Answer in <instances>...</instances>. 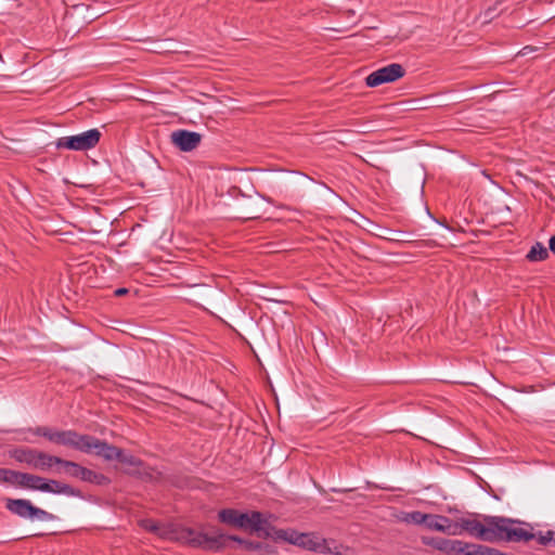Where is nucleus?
<instances>
[{"instance_id":"nucleus-1","label":"nucleus","mask_w":555,"mask_h":555,"mask_svg":"<svg viewBox=\"0 0 555 555\" xmlns=\"http://www.w3.org/2000/svg\"><path fill=\"white\" fill-rule=\"evenodd\" d=\"M29 431L35 436L46 438L54 444L72 448L87 454L94 453L105 461H117L121 455L120 448L94 436L79 434L74 429L60 430L49 426H37L30 428Z\"/></svg>"},{"instance_id":"nucleus-2","label":"nucleus","mask_w":555,"mask_h":555,"mask_svg":"<svg viewBox=\"0 0 555 555\" xmlns=\"http://www.w3.org/2000/svg\"><path fill=\"white\" fill-rule=\"evenodd\" d=\"M485 522H480L477 519L460 518L453 528L457 530L460 528L466 531L472 537H475L481 541L487 542H515V543H527V541L533 535L516 529V525L520 521L517 519L499 517V516H486Z\"/></svg>"},{"instance_id":"nucleus-3","label":"nucleus","mask_w":555,"mask_h":555,"mask_svg":"<svg viewBox=\"0 0 555 555\" xmlns=\"http://www.w3.org/2000/svg\"><path fill=\"white\" fill-rule=\"evenodd\" d=\"M184 538L192 546L203 547L209 551L223 548L230 541L243 544L246 548L253 547L251 542L245 541L236 535H228L223 533L208 534L193 529H186Z\"/></svg>"},{"instance_id":"nucleus-4","label":"nucleus","mask_w":555,"mask_h":555,"mask_svg":"<svg viewBox=\"0 0 555 555\" xmlns=\"http://www.w3.org/2000/svg\"><path fill=\"white\" fill-rule=\"evenodd\" d=\"M101 137L102 133L100 130L93 128L75 135L62 137L57 139L56 147L72 151H88L99 144Z\"/></svg>"},{"instance_id":"nucleus-5","label":"nucleus","mask_w":555,"mask_h":555,"mask_svg":"<svg viewBox=\"0 0 555 555\" xmlns=\"http://www.w3.org/2000/svg\"><path fill=\"white\" fill-rule=\"evenodd\" d=\"M5 508L12 514L25 519L50 521L55 518L53 514L33 505V503L26 499H7Z\"/></svg>"},{"instance_id":"nucleus-6","label":"nucleus","mask_w":555,"mask_h":555,"mask_svg":"<svg viewBox=\"0 0 555 555\" xmlns=\"http://www.w3.org/2000/svg\"><path fill=\"white\" fill-rule=\"evenodd\" d=\"M68 477L96 486H106L111 482L109 478L102 473H98L80 465L77 462L63 460L61 467Z\"/></svg>"},{"instance_id":"nucleus-7","label":"nucleus","mask_w":555,"mask_h":555,"mask_svg":"<svg viewBox=\"0 0 555 555\" xmlns=\"http://www.w3.org/2000/svg\"><path fill=\"white\" fill-rule=\"evenodd\" d=\"M264 198L259 194L244 195L242 194L236 199L237 215L235 218L241 220H256L262 218L267 208L264 206Z\"/></svg>"},{"instance_id":"nucleus-8","label":"nucleus","mask_w":555,"mask_h":555,"mask_svg":"<svg viewBox=\"0 0 555 555\" xmlns=\"http://www.w3.org/2000/svg\"><path fill=\"white\" fill-rule=\"evenodd\" d=\"M298 546L320 554L341 555V545L333 540H326L314 533H302Z\"/></svg>"},{"instance_id":"nucleus-9","label":"nucleus","mask_w":555,"mask_h":555,"mask_svg":"<svg viewBox=\"0 0 555 555\" xmlns=\"http://www.w3.org/2000/svg\"><path fill=\"white\" fill-rule=\"evenodd\" d=\"M405 75V69L401 64L391 63L371 73L366 78V86L374 88L383 83L393 82Z\"/></svg>"},{"instance_id":"nucleus-10","label":"nucleus","mask_w":555,"mask_h":555,"mask_svg":"<svg viewBox=\"0 0 555 555\" xmlns=\"http://www.w3.org/2000/svg\"><path fill=\"white\" fill-rule=\"evenodd\" d=\"M202 141V135L194 131L179 129L171 133V142L183 152L195 150Z\"/></svg>"},{"instance_id":"nucleus-11","label":"nucleus","mask_w":555,"mask_h":555,"mask_svg":"<svg viewBox=\"0 0 555 555\" xmlns=\"http://www.w3.org/2000/svg\"><path fill=\"white\" fill-rule=\"evenodd\" d=\"M245 514V520H243V528H249L259 534H263L266 537H271L274 528L271 524L263 517L260 512H251L250 514Z\"/></svg>"},{"instance_id":"nucleus-12","label":"nucleus","mask_w":555,"mask_h":555,"mask_svg":"<svg viewBox=\"0 0 555 555\" xmlns=\"http://www.w3.org/2000/svg\"><path fill=\"white\" fill-rule=\"evenodd\" d=\"M425 526L428 529L436 530L439 532H448L452 534H457L461 532L453 528L454 525L451 524L450 518L442 515L427 514Z\"/></svg>"},{"instance_id":"nucleus-13","label":"nucleus","mask_w":555,"mask_h":555,"mask_svg":"<svg viewBox=\"0 0 555 555\" xmlns=\"http://www.w3.org/2000/svg\"><path fill=\"white\" fill-rule=\"evenodd\" d=\"M39 450L28 448V447H18L11 451L10 455L16 462L26 464L30 468L35 469L37 464V456Z\"/></svg>"},{"instance_id":"nucleus-14","label":"nucleus","mask_w":555,"mask_h":555,"mask_svg":"<svg viewBox=\"0 0 555 555\" xmlns=\"http://www.w3.org/2000/svg\"><path fill=\"white\" fill-rule=\"evenodd\" d=\"M477 547V544L449 539L443 553L447 555H476Z\"/></svg>"},{"instance_id":"nucleus-15","label":"nucleus","mask_w":555,"mask_h":555,"mask_svg":"<svg viewBox=\"0 0 555 555\" xmlns=\"http://www.w3.org/2000/svg\"><path fill=\"white\" fill-rule=\"evenodd\" d=\"M63 460H64L63 457H60V456H56V455H52V454H49V453H47L44 451L39 450V453H38V456H37V464H36V468L35 469L41 470V472H48L53 466L62 467Z\"/></svg>"},{"instance_id":"nucleus-16","label":"nucleus","mask_w":555,"mask_h":555,"mask_svg":"<svg viewBox=\"0 0 555 555\" xmlns=\"http://www.w3.org/2000/svg\"><path fill=\"white\" fill-rule=\"evenodd\" d=\"M218 518L221 522L232 525L237 528H243L245 514L234 508H223L218 513Z\"/></svg>"},{"instance_id":"nucleus-17","label":"nucleus","mask_w":555,"mask_h":555,"mask_svg":"<svg viewBox=\"0 0 555 555\" xmlns=\"http://www.w3.org/2000/svg\"><path fill=\"white\" fill-rule=\"evenodd\" d=\"M49 481H50V487L52 489L51 493H53V494H64V495L75 496V498H80V499L83 498L81 490L73 487L69 483L62 482L56 479H49Z\"/></svg>"},{"instance_id":"nucleus-18","label":"nucleus","mask_w":555,"mask_h":555,"mask_svg":"<svg viewBox=\"0 0 555 555\" xmlns=\"http://www.w3.org/2000/svg\"><path fill=\"white\" fill-rule=\"evenodd\" d=\"M521 524L525 525L526 528L516 527V529H520V530L526 531L527 533H530L533 535L527 542H529L531 540H537V542L543 546H547V545L552 544V540H553V535H555V531L547 530L545 532L539 531L538 533H534L533 528L530 524H525V522H521Z\"/></svg>"},{"instance_id":"nucleus-19","label":"nucleus","mask_w":555,"mask_h":555,"mask_svg":"<svg viewBox=\"0 0 555 555\" xmlns=\"http://www.w3.org/2000/svg\"><path fill=\"white\" fill-rule=\"evenodd\" d=\"M526 258L530 262L544 261L548 258V249L542 243L537 242L531 246Z\"/></svg>"},{"instance_id":"nucleus-20","label":"nucleus","mask_w":555,"mask_h":555,"mask_svg":"<svg viewBox=\"0 0 555 555\" xmlns=\"http://www.w3.org/2000/svg\"><path fill=\"white\" fill-rule=\"evenodd\" d=\"M274 533L275 538L276 539H280V540H283V541H287L294 545H298L299 543V537L302 535V533L300 532H297L295 530H284V529H279V530H273L272 531V534Z\"/></svg>"},{"instance_id":"nucleus-21","label":"nucleus","mask_w":555,"mask_h":555,"mask_svg":"<svg viewBox=\"0 0 555 555\" xmlns=\"http://www.w3.org/2000/svg\"><path fill=\"white\" fill-rule=\"evenodd\" d=\"M24 476L25 473L4 468V476L2 478V482L11 483L18 488H22Z\"/></svg>"},{"instance_id":"nucleus-22","label":"nucleus","mask_w":555,"mask_h":555,"mask_svg":"<svg viewBox=\"0 0 555 555\" xmlns=\"http://www.w3.org/2000/svg\"><path fill=\"white\" fill-rule=\"evenodd\" d=\"M449 539L440 537H423L422 542L425 545L431 546L433 548L443 553Z\"/></svg>"},{"instance_id":"nucleus-23","label":"nucleus","mask_w":555,"mask_h":555,"mask_svg":"<svg viewBox=\"0 0 555 555\" xmlns=\"http://www.w3.org/2000/svg\"><path fill=\"white\" fill-rule=\"evenodd\" d=\"M43 478L44 477H41L39 475L25 473L22 489L37 491L38 486L40 485Z\"/></svg>"},{"instance_id":"nucleus-24","label":"nucleus","mask_w":555,"mask_h":555,"mask_svg":"<svg viewBox=\"0 0 555 555\" xmlns=\"http://www.w3.org/2000/svg\"><path fill=\"white\" fill-rule=\"evenodd\" d=\"M117 461L121 464L133 466V467H140L143 465V462L139 457H137L132 454L126 453L122 449H121V455L118 457Z\"/></svg>"},{"instance_id":"nucleus-25","label":"nucleus","mask_w":555,"mask_h":555,"mask_svg":"<svg viewBox=\"0 0 555 555\" xmlns=\"http://www.w3.org/2000/svg\"><path fill=\"white\" fill-rule=\"evenodd\" d=\"M427 519V514L422 513L420 511H414L405 514L404 521L415 524V525H425Z\"/></svg>"},{"instance_id":"nucleus-26","label":"nucleus","mask_w":555,"mask_h":555,"mask_svg":"<svg viewBox=\"0 0 555 555\" xmlns=\"http://www.w3.org/2000/svg\"><path fill=\"white\" fill-rule=\"evenodd\" d=\"M141 525L151 532H157L159 530V525L152 519H144L141 521Z\"/></svg>"},{"instance_id":"nucleus-27","label":"nucleus","mask_w":555,"mask_h":555,"mask_svg":"<svg viewBox=\"0 0 555 555\" xmlns=\"http://www.w3.org/2000/svg\"><path fill=\"white\" fill-rule=\"evenodd\" d=\"M51 487H50V481L48 478H43L42 481L40 482V485L38 486V489L37 491H41V492H47V493H51Z\"/></svg>"},{"instance_id":"nucleus-28","label":"nucleus","mask_w":555,"mask_h":555,"mask_svg":"<svg viewBox=\"0 0 555 555\" xmlns=\"http://www.w3.org/2000/svg\"><path fill=\"white\" fill-rule=\"evenodd\" d=\"M128 293H129V289L125 288V287H120V288H117V289L114 291V295L116 297H121V296H124V295H126Z\"/></svg>"},{"instance_id":"nucleus-29","label":"nucleus","mask_w":555,"mask_h":555,"mask_svg":"<svg viewBox=\"0 0 555 555\" xmlns=\"http://www.w3.org/2000/svg\"><path fill=\"white\" fill-rule=\"evenodd\" d=\"M548 248L553 254H555V234L551 236L548 241Z\"/></svg>"},{"instance_id":"nucleus-30","label":"nucleus","mask_w":555,"mask_h":555,"mask_svg":"<svg viewBox=\"0 0 555 555\" xmlns=\"http://www.w3.org/2000/svg\"><path fill=\"white\" fill-rule=\"evenodd\" d=\"M526 50H530V51H532V50H533V48H532V47H530V46H526V47L522 49L521 53H522V54H526Z\"/></svg>"},{"instance_id":"nucleus-31","label":"nucleus","mask_w":555,"mask_h":555,"mask_svg":"<svg viewBox=\"0 0 555 555\" xmlns=\"http://www.w3.org/2000/svg\"><path fill=\"white\" fill-rule=\"evenodd\" d=\"M3 476H4V468H0V482H2Z\"/></svg>"},{"instance_id":"nucleus-32","label":"nucleus","mask_w":555,"mask_h":555,"mask_svg":"<svg viewBox=\"0 0 555 555\" xmlns=\"http://www.w3.org/2000/svg\"><path fill=\"white\" fill-rule=\"evenodd\" d=\"M552 545L555 546V535H553Z\"/></svg>"}]
</instances>
